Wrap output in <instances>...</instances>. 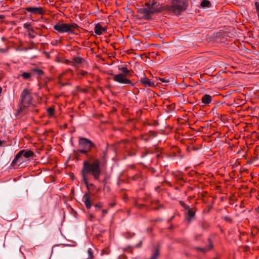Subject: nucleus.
<instances>
[{"instance_id":"f257e3e1","label":"nucleus","mask_w":259,"mask_h":259,"mask_svg":"<svg viewBox=\"0 0 259 259\" xmlns=\"http://www.w3.org/2000/svg\"><path fill=\"white\" fill-rule=\"evenodd\" d=\"M102 168L101 161L98 158H94L92 161L85 160L83 163V166L81 170V175L83 181L85 185H88V176H92L94 180L99 183L105 184L106 180L102 181L100 177L102 175Z\"/></svg>"},{"instance_id":"f03ea898","label":"nucleus","mask_w":259,"mask_h":259,"mask_svg":"<svg viewBox=\"0 0 259 259\" xmlns=\"http://www.w3.org/2000/svg\"><path fill=\"white\" fill-rule=\"evenodd\" d=\"M146 7L140 9L138 12L143 14L145 19H150L151 15L154 13L159 12L161 11L159 0H149L145 4Z\"/></svg>"},{"instance_id":"7ed1b4c3","label":"nucleus","mask_w":259,"mask_h":259,"mask_svg":"<svg viewBox=\"0 0 259 259\" xmlns=\"http://www.w3.org/2000/svg\"><path fill=\"white\" fill-rule=\"evenodd\" d=\"M79 26L76 23L72 22L71 23H64L59 22L54 26V29L58 33L76 34L75 31L78 29Z\"/></svg>"},{"instance_id":"20e7f679","label":"nucleus","mask_w":259,"mask_h":259,"mask_svg":"<svg viewBox=\"0 0 259 259\" xmlns=\"http://www.w3.org/2000/svg\"><path fill=\"white\" fill-rule=\"evenodd\" d=\"M34 156V153L30 150H22L19 151L16 155L12 162L13 166H20L24 162L27 161L29 158Z\"/></svg>"},{"instance_id":"39448f33","label":"nucleus","mask_w":259,"mask_h":259,"mask_svg":"<svg viewBox=\"0 0 259 259\" xmlns=\"http://www.w3.org/2000/svg\"><path fill=\"white\" fill-rule=\"evenodd\" d=\"M79 146L81 148L77 151V153L87 154L92 147L95 146V144L89 139L86 138H80L78 141Z\"/></svg>"},{"instance_id":"423d86ee","label":"nucleus","mask_w":259,"mask_h":259,"mask_svg":"<svg viewBox=\"0 0 259 259\" xmlns=\"http://www.w3.org/2000/svg\"><path fill=\"white\" fill-rule=\"evenodd\" d=\"M186 9V0H174L172 2L171 6L169 7L168 10L176 15Z\"/></svg>"},{"instance_id":"0eeeda50","label":"nucleus","mask_w":259,"mask_h":259,"mask_svg":"<svg viewBox=\"0 0 259 259\" xmlns=\"http://www.w3.org/2000/svg\"><path fill=\"white\" fill-rule=\"evenodd\" d=\"M113 75V80L115 82L120 84H130L131 86L134 85V84L132 82L131 80L127 78V76H126L125 74L122 73H119Z\"/></svg>"},{"instance_id":"6e6552de","label":"nucleus","mask_w":259,"mask_h":259,"mask_svg":"<svg viewBox=\"0 0 259 259\" xmlns=\"http://www.w3.org/2000/svg\"><path fill=\"white\" fill-rule=\"evenodd\" d=\"M31 93L27 89H24L21 94V103L24 107L28 106L31 101Z\"/></svg>"},{"instance_id":"1a4fd4ad","label":"nucleus","mask_w":259,"mask_h":259,"mask_svg":"<svg viewBox=\"0 0 259 259\" xmlns=\"http://www.w3.org/2000/svg\"><path fill=\"white\" fill-rule=\"evenodd\" d=\"M140 82L145 87H152L154 85V83L148 79L144 73H143L142 76L140 77Z\"/></svg>"},{"instance_id":"9d476101","label":"nucleus","mask_w":259,"mask_h":259,"mask_svg":"<svg viewBox=\"0 0 259 259\" xmlns=\"http://www.w3.org/2000/svg\"><path fill=\"white\" fill-rule=\"evenodd\" d=\"M26 10L30 13L34 14H43L44 11L41 7H27Z\"/></svg>"},{"instance_id":"9b49d317","label":"nucleus","mask_w":259,"mask_h":259,"mask_svg":"<svg viewBox=\"0 0 259 259\" xmlns=\"http://www.w3.org/2000/svg\"><path fill=\"white\" fill-rule=\"evenodd\" d=\"M82 201L84 202L87 209L91 208L92 205V202L89 194L85 193L82 197Z\"/></svg>"},{"instance_id":"f8f14e48","label":"nucleus","mask_w":259,"mask_h":259,"mask_svg":"<svg viewBox=\"0 0 259 259\" xmlns=\"http://www.w3.org/2000/svg\"><path fill=\"white\" fill-rule=\"evenodd\" d=\"M125 144H126V149L127 151H128L130 149H133V151H129L128 155L130 156H134L136 154V152L135 151V148L134 147V146L133 145V144H135V142H129V141H124Z\"/></svg>"},{"instance_id":"ddd939ff","label":"nucleus","mask_w":259,"mask_h":259,"mask_svg":"<svg viewBox=\"0 0 259 259\" xmlns=\"http://www.w3.org/2000/svg\"><path fill=\"white\" fill-rule=\"evenodd\" d=\"M95 33L97 35H101L103 32H106L107 29L106 27H103L100 23H97L94 28Z\"/></svg>"},{"instance_id":"4468645a","label":"nucleus","mask_w":259,"mask_h":259,"mask_svg":"<svg viewBox=\"0 0 259 259\" xmlns=\"http://www.w3.org/2000/svg\"><path fill=\"white\" fill-rule=\"evenodd\" d=\"M201 101L204 105H208L211 103L212 97L208 94H205L202 97Z\"/></svg>"},{"instance_id":"2eb2a0df","label":"nucleus","mask_w":259,"mask_h":259,"mask_svg":"<svg viewBox=\"0 0 259 259\" xmlns=\"http://www.w3.org/2000/svg\"><path fill=\"white\" fill-rule=\"evenodd\" d=\"M187 208L188 209L187 220L189 222H190L195 216V211L192 210V209L190 208L189 207H187Z\"/></svg>"},{"instance_id":"dca6fc26","label":"nucleus","mask_w":259,"mask_h":259,"mask_svg":"<svg viewBox=\"0 0 259 259\" xmlns=\"http://www.w3.org/2000/svg\"><path fill=\"white\" fill-rule=\"evenodd\" d=\"M119 70L122 73V74H125L127 76H131V73L130 71L127 69L126 67H122L121 68H119Z\"/></svg>"},{"instance_id":"f3484780","label":"nucleus","mask_w":259,"mask_h":259,"mask_svg":"<svg viewBox=\"0 0 259 259\" xmlns=\"http://www.w3.org/2000/svg\"><path fill=\"white\" fill-rule=\"evenodd\" d=\"M82 59L80 57H74L72 58V62L74 64H79L82 63Z\"/></svg>"},{"instance_id":"a211bd4d","label":"nucleus","mask_w":259,"mask_h":259,"mask_svg":"<svg viewBox=\"0 0 259 259\" xmlns=\"http://www.w3.org/2000/svg\"><path fill=\"white\" fill-rule=\"evenodd\" d=\"M210 6V3L207 0H203L201 3V6L203 8L209 7Z\"/></svg>"},{"instance_id":"6ab92c4d","label":"nucleus","mask_w":259,"mask_h":259,"mask_svg":"<svg viewBox=\"0 0 259 259\" xmlns=\"http://www.w3.org/2000/svg\"><path fill=\"white\" fill-rule=\"evenodd\" d=\"M32 73H29V72H23L21 76L23 77L25 79H29L32 75Z\"/></svg>"},{"instance_id":"aec40b11","label":"nucleus","mask_w":259,"mask_h":259,"mask_svg":"<svg viewBox=\"0 0 259 259\" xmlns=\"http://www.w3.org/2000/svg\"><path fill=\"white\" fill-rule=\"evenodd\" d=\"M32 73H36L39 76H40L41 75H42L43 74L42 71L38 68H35V69H33L32 70Z\"/></svg>"},{"instance_id":"412c9836","label":"nucleus","mask_w":259,"mask_h":259,"mask_svg":"<svg viewBox=\"0 0 259 259\" xmlns=\"http://www.w3.org/2000/svg\"><path fill=\"white\" fill-rule=\"evenodd\" d=\"M47 112L49 114V116L52 117L53 116L54 112V109L53 107L48 108L47 109Z\"/></svg>"},{"instance_id":"4be33fe9","label":"nucleus","mask_w":259,"mask_h":259,"mask_svg":"<svg viewBox=\"0 0 259 259\" xmlns=\"http://www.w3.org/2000/svg\"><path fill=\"white\" fill-rule=\"evenodd\" d=\"M88 257L86 259H93V253L92 252L91 248H90L88 250Z\"/></svg>"},{"instance_id":"5701e85b","label":"nucleus","mask_w":259,"mask_h":259,"mask_svg":"<svg viewBox=\"0 0 259 259\" xmlns=\"http://www.w3.org/2000/svg\"><path fill=\"white\" fill-rule=\"evenodd\" d=\"M103 204L101 202H99L97 204L95 205V207L96 208V210L100 209L102 207Z\"/></svg>"},{"instance_id":"b1692460","label":"nucleus","mask_w":259,"mask_h":259,"mask_svg":"<svg viewBox=\"0 0 259 259\" xmlns=\"http://www.w3.org/2000/svg\"><path fill=\"white\" fill-rule=\"evenodd\" d=\"M211 247H212V245H210L206 248H199V249L202 251H206L210 250L211 248Z\"/></svg>"},{"instance_id":"393cba45","label":"nucleus","mask_w":259,"mask_h":259,"mask_svg":"<svg viewBox=\"0 0 259 259\" xmlns=\"http://www.w3.org/2000/svg\"><path fill=\"white\" fill-rule=\"evenodd\" d=\"M30 26H31V24L30 23H24V25H23V27L25 29H28L30 28Z\"/></svg>"},{"instance_id":"a878e982","label":"nucleus","mask_w":259,"mask_h":259,"mask_svg":"<svg viewBox=\"0 0 259 259\" xmlns=\"http://www.w3.org/2000/svg\"><path fill=\"white\" fill-rule=\"evenodd\" d=\"M101 255H103L104 254H109V251L108 249H103L101 252Z\"/></svg>"},{"instance_id":"bb28decb","label":"nucleus","mask_w":259,"mask_h":259,"mask_svg":"<svg viewBox=\"0 0 259 259\" xmlns=\"http://www.w3.org/2000/svg\"><path fill=\"white\" fill-rule=\"evenodd\" d=\"M224 219L226 221H227V222H231L232 221L231 219V218H229V217H225L224 218Z\"/></svg>"},{"instance_id":"cd10ccee","label":"nucleus","mask_w":259,"mask_h":259,"mask_svg":"<svg viewBox=\"0 0 259 259\" xmlns=\"http://www.w3.org/2000/svg\"><path fill=\"white\" fill-rule=\"evenodd\" d=\"M28 30L29 31L32 32V33H35V32L34 31V30H33V29L31 27V26H30V28L28 29Z\"/></svg>"},{"instance_id":"c85d7f7f","label":"nucleus","mask_w":259,"mask_h":259,"mask_svg":"<svg viewBox=\"0 0 259 259\" xmlns=\"http://www.w3.org/2000/svg\"><path fill=\"white\" fill-rule=\"evenodd\" d=\"M28 30L29 31L32 32V33H35V32L34 31V30H33V29L31 27V26H30V28L28 29Z\"/></svg>"},{"instance_id":"c756f323","label":"nucleus","mask_w":259,"mask_h":259,"mask_svg":"<svg viewBox=\"0 0 259 259\" xmlns=\"http://www.w3.org/2000/svg\"><path fill=\"white\" fill-rule=\"evenodd\" d=\"M107 213H108V211L107 210H106V209L102 210L103 217L104 216V214H105Z\"/></svg>"},{"instance_id":"7c9ffc66","label":"nucleus","mask_w":259,"mask_h":259,"mask_svg":"<svg viewBox=\"0 0 259 259\" xmlns=\"http://www.w3.org/2000/svg\"><path fill=\"white\" fill-rule=\"evenodd\" d=\"M160 80L163 82H167V80L166 79V78H160Z\"/></svg>"},{"instance_id":"2f4dec72","label":"nucleus","mask_w":259,"mask_h":259,"mask_svg":"<svg viewBox=\"0 0 259 259\" xmlns=\"http://www.w3.org/2000/svg\"><path fill=\"white\" fill-rule=\"evenodd\" d=\"M28 35L30 37H31V38H34L35 37V35L32 34L30 33H29L28 34Z\"/></svg>"},{"instance_id":"473e14b6","label":"nucleus","mask_w":259,"mask_h":259,"mask_svg":"<svg viewBox=\"0 0 259 259\" xmlns=\"http://www.w3.org/2000/svg\"><path fill=\"white\" fill-rule=\"evenodd\" d=\"M6 51H7V50H5L4 49H0V52H2V53L5 52Z\"/></svg>"},{"instance_id":"72a5a7b5","label":"nucleus","mask_w":259,"mask_h":259,"mask_svg":"<svg viewBox=\"0 0 259 259\" xmlns=\"http://www.w3.org/2000/svg\"><path fill=\"white\" fill-rule=\"evenodd\" d=\"M161 207V205H159L158 207L154 208V209H156V210H158Z\"/></svg>"},{"instance_id":"f704fd0d","label":"nucleus","mask_w":259,"mask_h":259,"mask_svg":"<svg viewBox=\"0 0 259 259\" xmlns=\"http://www.w3.org/2000/svg\"><path fill=\"white\" fill-rule=\"evenodd\" d=\"M87 74V72H85V71H82V73H81V74H82V75H85V74Z\"/></svg>"},{"instance_id":"c9c22d12","label":"nucleus","mask_w":259,"mask_h":259,"mask_svg":"<svg viewBox=\"0 0 259 259\" xmlns=\"http://www.w3.org/2000/svg\"><path fill=\"white\" fill-rule=\"evenodd\" d=\"M142 243V241H141L138 244H137V246L140 247Z\"/></svg>"},{"instance_id":"e433bc0d","label":"nucleus","mask_w":259,"mask_h":259,"mask_svg":"<svg viewBox=\"0 0 259 259\" xmlns=\"http://www.w3.org/2000/svg\"><path fill=\"white\" fill-rule=\"evenodd\" d=\"M3 91L2 88L0 86V94L2 93Z\"/></svg>"},{"instance_id":"4c0bfd02","label":"nucleus","mask_w":259,"mask_h":259,"mask_svg":"<svg viewBox=\"0 0 259 259\" xmlns=\"http://www.w3.org/2000/svg\"><path fill=\"white\" fill-rule=\"evenodd\" d=\"M110 205L111 206H114L115 205V203H111V204H110Z\"/></svg>"},{"instance_id":"58836bf2","label":"nucleus","mask_w":259,"mask_h":259,"mask_svg":"<svg viewBox=\"0 0 259 259\" xmlns=\"http://www.w3.org/2000/svg\"><path fill=\"white\" fill-rule=\"evenodd\" d=\"M257 211L259 213V207L257 208Z\"/></svg>"},{"instance_id":"ea45409f","label":"nucleus","mask_w":259,"mask_h":259,"mask_svg":"<svg viewBox=\"0 0 259 259\" xmlns=\"http://www.w3.org/2000/svg\"><path fill=\"white\" fill-rule=\"evenodd\" d=\"M91 218H94V215H93V214H91Z\"/></svg>"},{"instance_id":"a19ab883","label":"nucleus","mask_w":259,"mask_h":259,"mask_svg":"<svg viewBox=\"0 0 259 259\" xmlns=\"http://www.w3.org/2000/svg\"><path fill=\"white\" fill-rule=\"evenodd\" d=\"M2 141L0 140V145L2 144Z\"/></svg>"},{"instance_id":"79ce46f5","label":"nucleus","mask_w":259,"mask_h":259,"mask_svg":"<svg viewBox=\"0 0 259 259\" xmlns=\"http://www.w3.org/2000/svg\"><path fill=\"white\" fill-rule=\"evenodd\" d=\"M144 140H145V141H148V139L145 138V139H144Z\"/></svg>"},{"instance_id":"37998d69","label":"nucleus","mask_w":259,"mask_h":259,"mask_svg":"<svg viewBox=\"0 0 259 259\" xmlns=\"http://www.w3.org/2000/svg\"><path fill=\"white\" fill-rule=\"evenodd\" d=\"M202 227L203 229H204V228H204V225H202Z\"/></svg>"},{"instance_id":"c03bdc74","label":"nucleus","mask_w":259,"mask_h":259,"mask_svg":"<svg viewBox=\"0 0 259 259\" xmlns=\"http://www.w3.org/2000/svg\"><path fill=\"white\" fill-rule=\"evenodd\" d=\"M1 79H2V77H0V81L1 80Z\"/></svg>"}]
</instances>
